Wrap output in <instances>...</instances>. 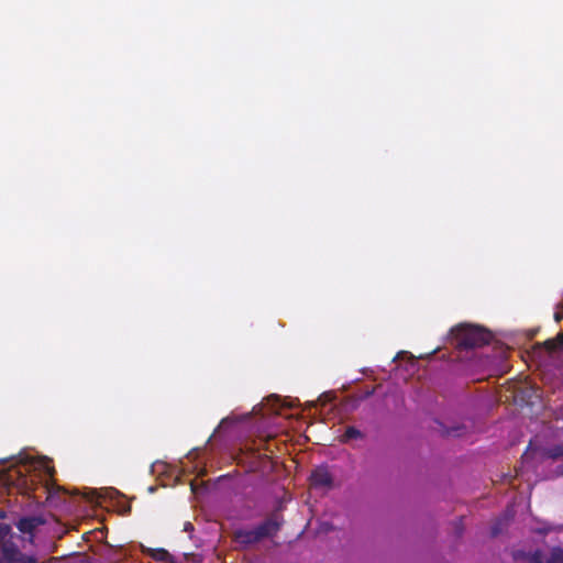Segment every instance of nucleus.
Here are the masks:
<instances>
[{"mask_svg":"<svg viewBox=\"0 0 563 563\" xmlns=\"http://www.w3.org/2000/svg\"><path fill=\"white\" fill-rule=\"evenodd\" d=\"M451 341L460 351L472 350L487 345L493 340L490 331L483 327L461 323L450 331Z\"/></svg>","mask_w":563,"mask_h":563,"instance_id":"1","label":"nucleus"},{"mask_svg":"<svg viewBox=\"0 0 563 563\" xmlns=\"http://www.w3.org/2000/svg\"><path fill=\"white\" fill-rule=\"evenodd\" d=\"M283 526V518L274 514L254 529H238L233 533V541L241 549L258 543L265 538L274 537Z\"/></svg>","mask_w":563,"mask_h":563,"instance_id":"2","label":"nucleus"},{"mask_svg":"<svg viewBox=\"0 0 563 563\" xmlns=\"http://www.w3.org/2000/svg\"><path fill=\"white\" fill-rule=\"evenodd\" d=\"M0 482L7 486L9 490L15 488L18 493L29 497L33 494L32 481L24 476L19 470H9L0 477Z\"/></svg>","mask_w":563,"mask_h":563,"instance_id":"3","label":"nucleus"},{"mask_svg":"<svg viewBox=\"0 0 563 563\" xmlns=\"http://www.w3.org/2000/svg\"><path fill=\"white\" fill-rule=\"evenodd\" d=\"M3 556L11 563H37L35 555L21 552L16 547H4Z\"/></svg>","mask_w":563,"mask_h":563,"instance_id":"4","label":"nucleus"},{"mask_svg":"<svg viewBox=\"0 0 563 563\" xmlns=\"http://www.w3.org/2000/svg\"><path fill=\"white\" fill-rule=\"evenodd\" d=\"M44 523L45 519L42 516H30L21 518L15 526L20 532L32 534L37 527Z\"/></svg>","mask_w":563,"mask_h":563,"instance_id":"5","label":"nucleus"},{"mask_svg":"<svg viewBox=\"0 0 563 563\" xmlns=\"http://www.w3.org/2000/svg\"><path fill=\"white\" fill-rule=\"evenodd\" d=\"M310 482L313 487H330L332 485V476L327 468L320 467L311 473Z\"/></svg>","mask_w":563,"mask_h":563,"instance_id":"6","label":"nucleus"},{"mask_svg":"<svg viewBox=\"0 0 563 563\" xmlns=\"http://www.w3.org/2000/svg\"><path fill=\"white\" fill-rule=\"evenodd\" d=\"M531 563H563V550L561 548H554L551 551L550 556L543 562V555L540 551H536L531 558Z\"/></svg>","mask_w":563,"mask_h":563,"instance_id":"7","label":"nucleus"},{"mask_svg":"<svg viewBox=\"0 0 563 563\" xmlns=\"http://www.w3.org/2000/svg\"><path fill=\"white\" fill-rule=\"evenodd\" d=\"M534 349H544L550 354L563 350V331L553 339L545 340L542 343H536Z\"/></svg>","mask_w":563,"mask_h":563,"instance_id":"8","label":"nucleus"},{"mask_svg":"<svg viewBox=\"0 0 563 563\" xmlns=\"http://www.w3.org/2000/svg\"><path fill=\"white\" fill-rule=\"evenodd\" d=\"M365 435L362 431H360L357 428L353 427V426H349L344 433L340 437V442L342 443H347L349 441L353 440V439H364Z\"/></svg>","mask_w":563,"mask_h":563,"instance_id":"9","label":"nucleus"},{"mask_svg":"<svg viewBox=\"0 0 563 563\" xmlns=\"http://www.w3.org/2000/svg\"><path fill=\"white\" fill-rule=\"evenodd\" d=\"M148 554L152 559L158 562H169L172 560L170 553L163 548L150 549Z\"/></svg>","mask_w":563,"mask_h":563,"instance_id":"10","label":"nucleus"},{"mask_svg":"<svg viewBox=\"0 0 563 563\" xmlns=\"http://www.w3.org/2000/svg\"><path fill=\"white\" fill-rule=\"evenodd\" d=\"M507 521H508V519H506V518L497 519L490 529L492 537H497L498 534H500L504 531V529L507 525Z\"/></svg>","mask_w":563,"mask_h":563,"instance_id":"11","label":"nucleus"},{"mask_svg":"<svg viewBox=\"0 0 563 563\" xmlns=\"http://www.w3.org/2000/svg\"><path fill=\"white\" fill-rule=\"evenodd\" d=\"M549 456L553 459H558L563 456V444L562 445H555L549 450Z\"/></svg>","mask_w":563,"mask_h":563,"instance_id":"12","label":"nucleus"},{"mask_svg":"<svg viewBox=\"0 0 563 563\" xmlns=\"http://www.w3.org/2000/svg\"><path fill=\"white\" fill-rule=\"evenodd\" d=\"M554 320L556 323H560L563 320V310L558 309V311L554 312Z\"/></svg>","mask_w":563,"mask_h":563,"instance_id":"13","label":"nucleus"},{"mask_svg":"<svg viewBox=\"0 0 563 563\" xmlns=\"http://www.w3.org/2000/svg\"><path fill=\"white\" fill-rule=\"evenodd\" d=\"M9 531L8 526L0 527V534H5Z\"/></svg>","mask_w":563,"mask_h":563,"instance_id":"14","label":"nucleus"},{"mask_svg":"<svg viewBox=\"0 0 563 563\" xmlns=\"http://www.w3.org/2000/svg\"><path fill=\"white\" fill-rule=\"evenodd\" d=\"M185 530H186V531L194 530V526H192V523H190V522H186V523H185Z\"/></svg>","mask_w":563,"mask_h":563,"instance_id":"15","label":"nucleus"},{"mask_svg":"<svg viewBox=\"0 0 563 563\" xmlns=\"http://www.w3.org/2000/svg\"><path fill=\"white\" fill-rule=\"evenodd\" d=\"M558 309H561L563 310V300L559 302V305L556 306Z\"/></svg>","mask_w":563,"mask_h":563,"instance_id":"16","label":"nucleus"},{"mask_svg":"<svg viewBox=\"0 0 563 563\" xmlns=\"http://www.w3.org/2000/svg\"><path fill=\"white\" fill-rule=\"evenodd\" d=\"M528 459V451H526L522 455V461H526Z\"/></svg>","mask_w":563,"mask_h":563,"instance_id":"17","label":"nucleus"},{"mask_svg":"<svg viewBox=\"0 0 563 563\" xmlns=\"http://www.w3.org/2000/svg\"><path fill=\"white\" fill-rule=\"evenodd\" d=\"M0 518H5V512L4 511H0Z\"/></svg>","mask_w":563,"mask_h":563,"instance_id":"18","label":"nucleus"}]
</instances>
